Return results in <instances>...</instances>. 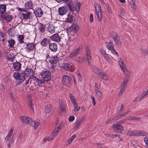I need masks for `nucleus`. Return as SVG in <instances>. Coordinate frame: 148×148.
I'll list each match as a JSON object with an SVG mask.
<instances>
[{"label":"nucleus","instance_id":"55","mask_svg":"<svg viewBox=\"0 0 148 148\" xmlns=\"http://www.w3.org/2000/svg\"><path fill=\"white\" fill-rule=\"evenodd\" d=\"M8 58L9 61H11L13 59L14 56L10 53H8Z\"/></svg>","mask_w":148,"mask_h":148},{"label":"nucleus","instance_id":"60","mask_svg":"<svg viewBox=\"0 0 148 148\" xmlns=\"http://www.w3.org/2000/svg\"><path fill=\"white\" fill-rule=\"evenodd\" d=\"M91 98L92 100V102L93 103V105L95 106L96 103L95 101V98L92 95H91L90 97Z\"/></svg>","mask_w":148,"mask_h":148},{"label":"nucleus","instance_id":"4","mask_svg":"<svg viewBox=\"0 0 148 148\" xmlns=\"http://www.w3.org/2000/svg\"><path fill=\"white\" fill-rule=\"evenodd\" d=\"M13 75L16 79H19L21 82H23L25 79V74L23 73L20 74L18 72H16L13 74Z\"/></svg>","mask_w":148,"mask_h":148},{"label":"nucleus","instance_id":"43","mask_svg":"<svg viewBox=\"0 0 148 148\" xmlns=\"http://www.w3.org/2000/svg\"><path fill=\"white\" fill-rule=\"evenodd\" d=\"M107 47L110 50L114 48L113 44L112 42H109L107 44Z\"/></svg>","mask_w":148,"mask_h":148},{"label":"nucleus","instance_id":"6","mask_svg":"<svg viewBox=\"0 0 148 148\" xmlns=\"http://www.w3.org/2000/svg\"><path fill=\"white\" fill-rule=\"evenodd\" d=\"M62 82L64 85L69 86L71 83V79L68 75H63L62 79Z\"/></svg>","mask_w":148,"mask_h":148},{"label":"nucleus","instance_id":"18","mask_svg":"<svg viewBox=\"0 0 148 148\" xmlns=\"http://www.w3.org/2000/svg\"><path fill=\"white\" fill-rule=\"evenodd\" d=\"M49 47L51 50L53 52H56L57 50L58 47L55 43H52L49 44Z\"/></svg>","mask_w":148,"mask_h":148},{"label":"nucleus","instance_id":"62","mask_svg":"<svg viewBox=\"0 0 148 148\" xmlns=\"http://www.w3.org/2000/svg\"><path fill=\"white\" fill-rule=\"evenodd\" d=\"M112 38L114 41L116 39H117L119 38L118 37V35L116 34H114V35H113L112 36Z\"/></svg>","mask_w":148,"mask_h":148},{"label":"nucleus","instance_id":"29","mask_svg":"<svg viewBox=\"0 0 148 148\" xmlns=\"http://www.w3.org/2000/svg\"><path fill=\"white\" fill-rule=\"evenodd\" d=\"M39 122L38 121L36 122L32 120L31 121L29 125L33 126L34 127V129H36L38 127L39 125Z\"/></svg>","mask_w":148,"mask_h":148},{"label":"nucleus","instance_id":"59","mask_svg":"<svg viewBox=\"0 0 148 148\" xmlns=\"http://www.w3.org/2000/svg\"><path fill=\"white\" fill-rule=\"evenodd\" d=\"M75 118L74 116H70L69 118V120L70 122H73L75 119Z\"/></svg>","mask_w":148,"mask_h":148},{"label":"nucleus","instance_id":"47","mask_svg":"<svg viewBox=\"0 0 148 148\" xmlns=\"http://www.w3.org/2000/svg\"><path fill=\"white\" fill-rule=\"evenodd\" d=\"M84 60V58L82 57H78L75 59V61L79 63L82 62Z\"/></svg>","mask_w":148,"mask_h":148},{"label":"nucleus","instance_id":"10","mask_svg":"<svg viewBox=\"0 0 148 148\" xmlns=\"http://www.w3.org/2000/svg\"><path fill=\"white\" fill-rule=\"evenodd\" d=\"M114 130L118 133H121L123 130V126L118 123H115L113 125Z\"/></svg>","mask_w":148,"mask_h":148},{"label":"nucleus","instance_id":"58","mask_svg":"<svg viewBox=\"0 0 148 148\" xmlns=\"http://www.w3.org/2000/svg\"><path fill=\"white\" fill-rule=\"evenodd\" d=\"M64 124V123L62 122L56 128H58V129L60 130L61 128L63 126Z\"/></svg>","mask_w":148,"mask_h":148},{"label":"nucleus","instance_id":"14","mask_svg":"<svg viewBox=\"0 0 148 148\" xmlns=\"http://www.w3.org/2000/svg\"><path fill=\"white\" fill-rule=\"evenodd\" d=\"M68 11L67 8L66 6H62L58 10L59 14L61 16L65 14Z\"/></svg>","mask_w":148,"mask_h":148},{"label":"nucleus","instance_id":"12","mask_svg":"<svg viewBox=\"0 0 148 148\" xmlns=\"http://www.w3.org/2000/svg\"><path fill=\"white\" fill-rule=\"evenodd\" d=\"M33 5L31 0L26 1L24 5V10H27L29 9H31L33 7Z\"/></svg>","mask_w":148,"mask_h":148},{"label":"nucleus","instance_id":"52","mask_svg":"<svg viewBox=\"0 0 148 148\" xmlns=\"http://www.w3.org/2000/svg\"><path fill=\"white\" fill-rule=\"evenodd\" d=\"M5 34L2 32H0V40L2 41L3 42L5 40Z\"/></svg>","mask_w":148,"mask_h":148},{"label":"nucleus","instance_id":"41","mask_svg":"<svg viewBox=\"0 0 148 148\" xmlns=\"http://www.w3.org/2000/svg\"><path fill=\"white\" fill-rule=\"evenodd\" d=\"M9 43V46L10 48H12L14 47L15 44V41L14 40L11 39L9 40L8 41Z\"/></svg>","mask_w":148,"mask_h":148},{"label":"nucleus","instance_id":"46","mask_svg":"<svg viewBox=\"0 0 148 148\" xmlns=\"http://www.w3.org/2000/svg\"><path fill=\"white\" fill-rule=\"evenodd\" d=\"M24 38V36L22 35L18 36V40L20 43L24 42L23 40Z\"/></svg>","mask_w":148,"mask_h":148},{"label":"nucleus","instance_id":"44","mask_svg":"<svg viewBox=\"0 0 148 148\" xmlns=\"http://www.w3.org/2000/svg\"><path fill=\"white\" fill-rule=\"evenodd\" d=\"M136 130L129 131L127 133V134L128 136H136Z\"/></svg>","mask_w":148,"mask_h":148},{"label":"nucleus","instance_id":"50","mask_svg":"<svg viewBox=\"0 0 148 148\" xmlns=\"http://www.w3.org/2000/svg\"><path fill=\"white\" fill-rule=\"evenodd\" d=\"M73 105L74 108V110L75 111H77L79 110L80 109V107L78 106L77 102L76 103H75L73 104Z\"/></svg>","mask_w":148,"mask_h":148},{"label":"nucleus","instance_id":"64","mask_svg":"<svg viewBox=\"0 0 148 148\" xmlns=\"http://www.w3.org/2000/svg\"><path fill=\"white\" fill-rule=\"evenodd\" d=\"M30 78L33 79L34 81H35L36 82L37 80H38V79L37 77L36 76L34 75H31V77H30Z\"/></svg>","mask_w":148,"mask_h":148},{"label":"nucleus","instance_id":"21","mask_svg":"<svg viewBox=\"0 0 148 148\" xmlns=\"http://www.w3.org/2000/svg\"><path fill=\"white\" fill-rule=\"evenodd\" d=\"M34 13L37 17H40L43 14V12L40 8H37L34 12Z\"/></svg>","mask_w":148,"mask_h":148},{"label":"nucleus","instance_id":"11","mask_svg":"<svg viewBox=\"0 0 148 148\" xmlns=\"http://www.w3.org/2000/svg\"><path fill=\"white\" fill-rule=\"evenodd\" d=\"M70 29L71 32L76 33L79 31V27L77 24L73 23L70 27Z\"/></svg>","mask_w":148,"mask_h":148},{"label":"nucleus","instance_id":"22","mask_svg":"<svg viewBox=\"0 0 148 148\" xmlns=\"http://www.w3.org/2000/svg\"><path fill=\"white\" fill-rule=\"evenodd\" d=\"M25 74L27 76L32 75L34 73V71L31 69L27 68L24 71Z\"/></svg>","mask_w":148,"mask_h":148},{"label":"nucleus","instance_id":"31","mask_svg":"<svg viewBox=\"0 0 148 148\" xmlns=\"http://www.w3.org/2000/svg\"><path fill=\"white\" fill-rule=\"evenodd\" d=\"M6 6L4 4L0 5V13L4 14L6 11Z\"/></svg>","mask_w":148,"mask_h":148},{"label":"nucleus","instance_id":"63","mask_svg":"<svg viewBox=\"0 0 148 148\" xmlns=\"http://www.w3.org/2000/svg\"><path fill=\"white\" fill-rule=\"evenodd\" d=\"M13 131V128H11L10 129V132L8 133V134L7 135L9 136L10 137H11V135H12V134Z\"/></svg>","mask_w":148,"mask_h":148},{"label":"nucleus","instance_id":"28","mask_svg":"<svg viewBox=\"0 0 148 148\" xmlns=\"http://www.w3.org/2000/svg\"><path fill=\"white\" fill-rule=\"evenodd\" d=\"M21 64L19 62H16L13 64V67L14 69L17 71L19 70L21 68Z\"/></svg>","mask_w":148,"mask_h":148},{"label":"nucleus","instance_id":"5","mask_svg":"<svg viewBox=\"0 0 148 148\" xmlns=\"http://www.w3.org/2000/svg\"><path fill=\"white\" fill-rule=\"evenodd\" d=\"M118 62L123 73L125 75H128L129 74V72L126 69L125 65L123 63L122 60L121 58H119L118 60Z\"/></svg>","mask_w":148,"mask_h":148},{"label":"nucleus","instance_id":"45","mask_svg":"<svg viewBox=\"0 0 148 148\" xmlns=\"http://www.w3.org/2000/svg\"><path fill=\"white\" fill-rule=\"evenodd\" d=\"M99 77L105 80H106L108 79V76L105 73H103V72L101 73V74L100 75Z\"/></svg>","mask_w":148,"mask_h":148},{"label":"nucleus","instance_id":"61","mask_svg":"<svg viewBox=\"0 0 148 148\" xmlns=\"http://www.w3.org/2000/svg\"><path fill=\"white\" fill-rule=\"evenodd\" d=\"M55 137V136H53V135H52V134H51V136L49 137H48V140L50 141L53 140Z\"/></svg>","mask_w":148,"mask_h":148},{"label":"nucleus","instance_id":"26","mask_svg":"<svg viewBox=\"0 0 148 148\" xmlns=\"http://www.w3.org/2000/svg\"><path fill=\"white\" fill-rule=\"evenodd\" d=\"M76 137L75 134L71 136L70 138L68 139L66 143V145L67 146L69 145L71 142L74 140Z\"/></svg>","mask_w":148,"mask_h":148},{"label":"nucleus","instance_id":"33","mask_svg":"<svg viewBox=\"0 0 148 148\" xmlns=\"http://www.w3.org/2000/svg\"><path fill=\"white\" fill-rule=\"evenodd\" d=\"M49 43V39L47 38H45L41 42L40 44L44 46H46L48 45Z\"/></svg>","mask_w":148,"mask_h":148},{"label":"nucleus","instance_id":"42","mask_svg":"<svg viewBox=\"0 0 148 148\" xmlns=\"http://www.w3.org/2000/svg\"><path fill=\"white\" fill-rule=\"evenodd\" d=\"M96 12L97 17L99 21H101L102 18V15L101 12Z\"/></svg>","mask_w":148,"mask_h":148},{"label":"nucleus","instance_id":"49","mask_svg":"<svg viewBox=\"0 0 148 148\" xmlns=\"http://www.w3.org/2000/svg\"><path fill=\"white\" fill-rule=\"evenodd\" d=\"M11 99L13 101H15V99L14 97V92L12 91H10L8 93Z\"/></svg>","mask_w":148,"mask_h":148},{"label":"nucleus","instance_id":"34","mask_svg":"<svg viewBox=\"0 0 148 148\" xmlns=\"http://www.w3.org/2000/svg\"><path fill=\"white\" fill-rule=\"evenodd\" d=\"M55 28L52 25H49L47 27V30L51 33H53L55 32Z\"/></svg>","mask_w":148,"mask_h":148},{"label":"nucleus","instance_id":"20","mask_svg":"<svg viewBox=\"0 0 148 148\" xmlns=\"http://www.w3.org/2000/svg\"><path fill=\"white\" fill-rule=\"evenodd\" d=\"M35 45L34 43H27L26 45V49L28 51H30L35 48Z\"/></svg>","mask_w":148,"mask_h":148},{"label":"nucleus","instance_id":"53","mask_svg":"<svg viewBox=\"0 0 148 148\" xmlns=\"http://www.w3.org/2000/svg\"><path fill=\"white\" fill-rule=\"evenodd\" d=\"M59 131L60 130L58 129V128H56L53 132L52 133V135H53V136H56L58 134Z\"/></svg>","mask_w":148,"mask_h":148},{"label":"nucleus","instance_id":"15","mask_svg":"<svg viewBox=\"0 0 148 148\" xmlns=\"http://www.w3.org/2000/svg\"><path fill=\"white\" fill-rule=\"evenodd\" d=\"M51 38L52 41L57 42H60L61 40V37L57 33L51 36Z\"/></svg>","mask_w":148,"mask_h":148},{"label":"nucleus","instance_id":"27","mask_svg":"<svg viewBox=\"0 0 148 148\" xmlns=\"http://www.w3.org/2000/svg\"><path fill=\"white\" fill-rule=\"evenodd\" d=\"M73 16L70 14H69L67 15L65 21L68 23H71L73 21Z\"/></svg>","mask_w":148,"mask_h":148},{"label":"nucleus","instance_id":"19","mask_svg":"<svg viewBox=\"0 0 148 148\" xmlns=\"http://www.w3.org/2000/svg\"><path fill=\"white\" fill-rule=\"evenodd\" d=\"M31 13L27 12L25 13H22L21 15V17L23 19L25 20H27L30 19V16Z\"/></svg>","mask_w":148,"mask_h":148},{"label":"nucleus","instance_id":"32","mask_svg":"<svg viewBox=\"0 0 148 148\" xmlns=\"http://www.w3.org/2000/svg\"><path fill=\"white\" fill-rule=\"evenodd\" d=\"M38 29L41 33L44 32L45 30V26L43 24L40 23L38 25Z\"/></svg>","mask_w":148,"mask_h":148},{"label":"nucleus","instance_id":"3","mask_svg":"<svg viewBox=\"0 0 148 148\" xmlns=\"http://www.w3.org/2000/svg\"><path fill=\"white\" fill-rule=\"evenodd\" d=\"M42 77L45 81H48L51 79V73L50 71H43L41 73Z\"/></svg>","mask_w":148,"mask_h":148},{"label":"nucleus","instance_id":"25","mask_svg":"<svg viewBox=\"0 0 148 148\" xmlns=\"http://www.w3.org/2000/svg\"><path fill=\"white\" fill-rule=\"evenodd\" d=\"M60 111L62 112H63L65 111L66 108L64 104L62 101L60 103Z\"/></svg>","mask_w":148,"mask_h":148},{"label":"nucleus","instance_id":"54","mask_svg":"<svg viewBox=\"0 0 148 148\" xmlns=\"http://www.w3.org/2000/svg\"><path fill=\"white\" fill-rule=\"evenodd\" d=\"M106 136L108 137V138H114L118 136H119L118 135L116 134H105Z\"/></svg>","mask_w":148,"mask_h":148},{"label":"nucleus","instance_id":"40","mask_svg":"<svg viewBox=\"0 0 148 148\" xmlns=\"http://www.w3.org/2000/svg\"><path fill=\"white\" fill-rule=\"evenodd\" d=\"M69 96L71 102L73 104L75 103H77L76 99L74 96L71 93L69 94Z\"/></svg>","mask_w":148,"mask_h":148},{"label":"nucleus","instance_id":"1","mask_svg":"<svg viewBox=\"0 0 148 148\" xmlns=\"http://www.w3.org/2000/svg\"><path fill=\"white\" fill-rule=\"evenodd\" d=\"M81 3L77 1L75 4L73 3L72 2H70L68 3V8L72 12L75 11L78 12V10L77 8L79 10V9Z\"/></svg>","mask_w":148,"mask_h":148},{"label":"nucleus","instance_id":"38","mask_svg":"<svg viewBox=\"0 0 148 148\" xmlns=\"http://www.w3.org/2000/svg\"><path fill=\"white\" fill-rule=\"evenodd\" d=\"M94 5L95 7L96 12H101V6L99 4L95 3L94 4Z\"/></svg>","mask_w":148,"mask_h":148},{"label":"nucleus","instance_id":"7","mask_svg":"<svg viewBox=\"0 0 148 148\" xmlns=\"http://www.w3.org/2000/svg\"><path fill=\"white\" fill-rule=\"evenodd\" d=\"M86 55V61L89 64H90V61L91 60V52L88 46H86L85 48Z\"/></svg>","mask_w":148,"mask_h":148},{"label":"nucleus","instance_id":"8","mask_svg":"<svg viewBox=\"0 0 148 148\" xmlns=\"http://www.w3.org/2000/svg\"><path fill=\"white\" fill-rule=\"evenodd\" d=\"M128 82V80L127 79H125L121 84L120 87V92L119 95L120 96L122 95V93L124 91Z\"/></svg>","mask_w":148,"mask_h":148},{"label":"nucleus","instance_id":"2","mask_svg":"<svg viewBox=\"0 0 148 148\" xmlns=\"http://www.w3.org/2000/svg\"><path fill=\"white\" fill-rule=\"evenodd\" d=\"M94 89L95 95L96 98L99 101L101 100L103 98V93L100 90L98 87V84L96 83L95 84Z\"/></svg>","mask_w":148,"mask_h":148},{"label":"nucleus","instance_id":"36","mask_svg":"<svg viewBox=\"0 0 148 148\" xmlns=\"http://www.w3.org/2000/svg\"><path fill=\"white\" fill-rule=\"evenodd\" d=\"M51 106L50 104L47 105L45 107V112L46 113H49L51 111Z\"/></svg>","mask_w":148,"mask_h":148},{"label":"nucleus","instance_id":"9","mask_svg":"<svg viewBox=\"0 0 148 148\" xmlns=\"http://www.w3.org/2000/svg\"><path fill=\"white\" fill-rule=\"evenodd\" d=\"M84 117H82L81 118L78 117L76 121L75 122V127L76 129L79 128L80 124L82 123L85 120Z\"/></svg>","mask_w":148,"mask_h":148},{"label":"nucleus","instance_id":"37","mask_svg":"<svg viewBox=\"0 0 148 148\" xmlns=\"http://www.w3.org/2000/svg\"><path fill=\"white\" fill-rule=\"evenodd\" d=\"M45 80L43 79H39L38 78V80L35 82L37 83L38 85L40 87H42L43 86V84H44L45 83Z\"/></svg>","mask_w":148,"mask_h":148},{"label":"nucleus","instance_id":"30","mask_svg":"<svg viewBox=\"0 0 148 148\" xmlns=\"http://www.w3.org/2000/svg\"><path fill=\"white\" fill-rule=\"evenodd\" d=\"M136 136H146L147 133L142 131L136 130Z\"/></svg>","mask_w":148,"mask_h":148},{"label":"nucleus","instance_id":"57","mask_svg":"<svg viewBox=\"0 0 148 148\" xmlns=\"http://www.w3.org/2000/svg\"><path fill=\"white\" fill-rule=\"evenodd\" d=\"M106 60L108 62L109 64H112V61L110 57L107 58H106Z\"/></svg>","mask_w":148,"mask_h":148},{"label":"nucleus","instance_id":"13","mask_svg":"<svg viewBox=\"0 0 148 148\" xmlns=\"http://www.w3.org/2000/svg\"><path fill=\"white\" fill-rule=\"evenodd\" d=\"M20 119L22 123L25 124H28L29 125L32 120L31 118L27 116H21Z\"/></svg>","mask_w":148,"mask_h":148},{"label":"nucleus","instance_id":"48","mask_svg":"<svg viewBox=\"0 0 148 148\" xmlns=\"http://www.w3.org/2000/svg\"><path fill=\"white\" fill-rule=\"evenodd\" d=\"M114 41L115 43L118 47L120 48L121 47V43L120 41V38L119 39H116L114 40Z\"/></svg>","mask_w":148,"mask_h":148},{"label":"nucleus","instance_id":"16","mask_svg":"<svg viewBox=\"0 0 148 148\" xmlns=\"http://www.w3.org/2000/svg\"><path fill=\"white\" fill-rule=\"evenodd\" d=\"M79 50V48L75 49L69 54V57L71 59L75 57L78 55Z\"/></svg>","mask_w":148,"mask_h":148},{"label":"nucleus","instance_id":"24","mask_svg":"<svg viewBox=\"0 0 148 148\" xmlns=\"http://www.w3.org/2000/svg\"><path fill=\"white\" fill-rule=\"evenodd\" d=\"M92 70L94 72L98 75L99 76L102 72V71L100 70L98 68L94 66L92 67Z\"/></svg>","mask_w":148,"mask_h":148},{"label":"nucleus","instance_id":"56","mask_svg":"<svg viewBox=\"0 0 148 148\" xmlns=\"http://www.w3.org/2000/svg\"><path fill=\"white\" fill-rule=\"evenodd\" d=\"M147 95H148V90H147L146 91L144 92L141 95V96L140 97H139L140 99H141L144 96Z\"/></svg>","mask_w":148,"mask_h":148},{"label":"nucleus","instance_id":"17","mask_svg":"<svg viewBox=\"0 0 148 148\" xmlns=\"http://www.w3.org/2000/svg\"><path fill=\"white\" fill-rule=\"evenodd\" d=\"M1 17L3 19L8 22L10 21L12 18V16L11 15L8 14H3L1 15Z\"/></svg>","mask_w":148,"mask_h":148},{"label":"nucleus","instance_id":"23","mask_svg":"<svg viewBox=\"0 0 148 148\" xmlns=\"http://www.w3.org/2000/svg\"><path fill=\"white\" fill-rule=\"evenodd\" d=\"M49 61L52 64H56L58 62V58L56 56L51 57Z\"/></svg>","mask_w":148,"mask_h":148},{"label":"nucleus","instance_id":"51","mask_svg":"<svg viewBox=\"0 0 148 148\" xmlns=\"http://www.w3.org/2000/svg\"><path fill=\"white\" fill-rule=\"evenodd\" d=\"M29 107H30L31 109L32 110V112H34V105L33 104V103H32V101L31 100H30V99L29 100Z\"/></svg>","mask_w":148,"mask_h":148},{"label":"nucleus","instance_id":"35","mask_svg":"<svg viewBox=\"0 0 148 148\" xmlns=\"http://www.w3.org/2000/svg\"><path fill=\"white\" fill-rule=\"evenodd\" d=\"M120 117H118L117 116L114 117H112L109 119V121H108V120H107L106 121V123L107 124L110 123L112 122L117 120Z\"/></svg>","mask_w":148,"mask_h":148},{"label":"nucleus","instance_id":"39","mask_svg":"<svg viewBox=\"0 0 148 148\" xmlns=\"http://www.w3.org/2000/svg\"><path fill=\"white\" fill-rule=\"evenodd\" d=\"M63 67L66 70L71 71L72 65L69 64H64Z\"/></svg>","mask_w":148,"mask_h":148}]
</instances>
